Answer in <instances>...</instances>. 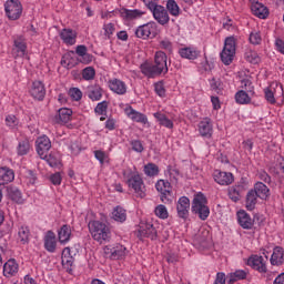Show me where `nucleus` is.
<instances>
[{
  "label": "nucleus",
  "mask_w": 284,
  "mask_h": 284,
  "mask_svg": "<svg viewBox=\"0 0 284 284\" xmlns=\"http://www.w3.org/2000/svg\"><path fill=\"white\" fill-rule=\"evenodd\" d=\"M142 74L154 79V77H161V74H168V54L163 51L155 52L154 64L144 62L140 65Z\"/></svg>",
  "instance_id": "f257e3e1"
},
{
  "label": "nucleus",
  "mask_w": 284,
  "mask_h": 284,
  "mask_svg": "<svg viewBox=\"0 0 284 284\" xmlns=\"http://www.w3.org/2000/svg\"><path fill=\"white\" fill-rule=\"evenodd\" d=\"M88 227L92 239L98 241V243L110 241L111 232L106 223L101 221H90Z\"/></svg>",
  "instance_id": "f03ea898"
},
{
  "label": "nucleus",
  "mask_w": 284,
  "mask_h": 284,
  "mask_svg": "<svg viewBox=\"0 0 284 284\" xmlns=\"http://www.w3.org/2000/svg\"><path fill=\"white\" fill-rule=\"evenodd\" d=\"M193 214H197L201 221H207L210 216V206L207 205V197L203 193H197L192 201L191 207Z\"/></svg>",
  "instance_id": "7ed1b4c3"
},
{
  "label": "nucleus",
  "mask_w": 284,
  "mask_h": 284,
  "mask_svg": "<svg viewBox=\"0 0 284 284\" xmlns=\"http://www.w3.org/2000/svg\"><path fill=\"white\" fill-rule=\"evenodd\" d=\"M236 55V39L229 37L224 41V48L221 52V61L224 65H230Z\"/></svg>",
  "instance_id": "20e7f679"
},
{
  "label": "nucleus",
  "mask_w": 284,
  "mask_h": 284,
  "mask_svg": "<svg viewBox=\"0 0 284 284\" xmlns=\"http://www.w3.org/2000/svg\"><path fill=\"white\" fill-rule=\"evenodd\" d=\"M247 265H250L253 270L258 272L260 274H264L266 276V281H272L276 273L267 272V264L265 263V258L260 255H253L248 258Z\"/></svg>",
  "instance_id": "39448f33"
},
{
  "label": "nucleus",
  "mask_w": 284,
  "mask_h": 284,
  "mask_svg": "<svg viewBox=\"0 0 284 284\" xmlns=\"http://www.w3.org/2000/svg\"><path fill=\"white\" fill-rule=\"evenodd\" d=\"M4 10L8 19L11 21L21 19V14H23V6L19 0H7L4 3Z\"/></svg>",
  "instance_id": "423d86ee"
},
{
  "label": "nucleus",
  "mask_w": 284,
  "mask_h": 284,
  "mask_svg": "<svg viewBox=\"0 0 284 284\" xmlns=\"http://www.w3.org/2000/svg\"><path fill=\"white\" fill-rule=\"evenodd\" d=\"M128 185L135 192V195L139 196V199H145V183H143V178H141V175H132L128 180Z\"/></svg>",
  "instance_id": "0eeeda50"
},
{
  "label": "nucleus",
  "mask_w": 284,
  "mask_h": 284,
  "mask_svg": "<svg viewBox=\"0 0 284 284\" xmlns=\"http://www.w3.org/2000/svg\"><path fill=\"white\" fill-rule=\"evenodd\" d=\"M138 239H150L151 241H156L159 237V233L156 232V229L153 224L150 223H141L138 229Z\"/></svg>",
  "instance_id": "6e6552de"
},
{
  "label": "nucleus",
  "mask_w": 284,
  "mask_h": 284,
  "mask_svg": "<svg viewBox=\"0 0 284 284\" xmlns=\"http://www.w3.org/2000/svg\"><path fill=\"white\" fill-rule=\"evenodd\" d=\"M158 192L161 193L160 197L162 203H172V184L165 180H159L155 184Z\"/></svg>",
  "instance_id": "1a4fd4ad"
},
{
  "label": "nucleus",
  "mask_w": 284,
  "mask_h": 284,
  "mask_svg": "<svg viewBox=\"0 0 284 284\" xmlns=\"http://www.w3.org/2000/svg\"><path fill=\"white\" fill-rule=\"evenodd\" d=\"M151 12L153 14V18L160 26H168V23H170V13L168 12V9H165V7L159 4Z\"/></svg>",
  "instance_id": "9d476101"
},
{
  "label": "nucleus",
  "mask_w": 284,
  "mask_h": 284,
  "mask_svg": "<svg viewBox=\"0 0 284 284\" xmlns=\"http://www.w3.org/2000/svg\"><path fill=\"white\" fill-rule=\"evenodd\" d=\"M155 30H156V23L155 22H149L146 24L140 26L135 30V37L138 39H149L150 34H153L155 37Z\"/></svg>",
  "instance_id": "9b49d317"
},
{
  "label": "nucleus",
  "mask_w": 284,
  "mask_h": 284,
  "mask_svg": "<svg viewBox=\"0 0 284 284\" xmlns=\"http://www.w3.org/2000/svg\"><path fill=\"white\" fill-rule=\"evenodd\" d=\"M176 210L178 216L186 221V219L190 216V199L187 196L180 197L178 201Z\"/></svg>",
  "instance_id": "f8f14e48"
},
{
  "label": "nucleus",
  "mask_w": 284,
  "mask_h": 284,
  "mask_svg": "<svg viewBox=\"0 0 284 284\" xmlns=\"http://www.w3.org/2000/svg\"><path fill=\"white\" fill-rule=\"evenodd\" d=\"M256 219L258 221V215H255L252 220V217H250V214H247L245 211L237 212V221L243 230H252V227H254Z\"/></svg>",
  "instance_id": "ddd939ff"
},
{
  "label": "nucleus",
  "mask_w": 284,
  "mask_h": 284,
  "mask_svg": "<svg viewBox=\"0 0 284 284\" xmlns=\"http://www.w3.org/2000/svg\"><path fill=\"white\" fill-rule=\"evenodd\" d=\"M213 179L219 185H232L234 183V174L219 170L214 171Z\"/></svg>",
  "instance_id": "4468645a"
},
{
  "label": "nucleus",
  "mask_w": 284,
  "mask_h": 284,
  "mask_svg": "<svg viewBox=\"0 0 284 284\" xmlns=\"http://www.w3.org/2000/svg\"><path fill=\"white\" fill-rule=\"evenodd\" d=\"M50 148H52V143L48 136L43 135L37 140V152L40 159H43L50 152Z\"/></svg>",
  "instance_id": "2eb2a0df"
},
{
  "label": "nucleus",
  "mask_w": 284,
  "mask_h": 284,
  "mask_svg": "<svg viewBox=\"0 0 284 284\" xmlns=\"http://www.w3.org/2000/svg\"><path fill=\"white\" fill-rule=\"evenodd\" d=\"M276 90L280 92V94H283V84L275 83V88L274 84H272L270 88L264 90L265 99L267 103H271V105L276 103Z\"/></svg>",
  "instance_id": "dca6fc26"
},
{
  "label": "nucleus",
  "mask_w": 284,
  "mask_h": 284,
  "mask_svg": "<svg viewBox=\"0 0 284 284\" xmlns=\"http://www.w3.org/2000/svg\"><path fill=\"white\" fill-rule=\"evenodd\" d=\"M30 94L38 101H43L45 99V87L41 81H34L30 89Z\"/></svg>",
  "instance_id": "f3484780"
},
{
  "label": "nucleus",
  "mask_w": 284,
  "mask_h": 284,
  "mask_svg": "<svg viewBox=\"0 0 284 284\" xmlns=\"http://www.w3.org/2000/svg\"><path fill=\"white\" fill-rule=\"evenodd\" d=\"M109 88L112 92L120 95H123L128 92V85H125V82L116 78L109 80Z\"/></svg>",
  "instance_id": "a211bd4d"
},
{
  "label": "nucleus",
  "mask_w": 284,
  "mask_h": 284,
  "mask_svg": "<svg viewBox=\"0 0 284 284\" xmlns=\"http://www.w3.org/2000/svg\"><path fill=\"white\" fill-rule=\"evenodd\" d=\"M44 248L51 254H54V252H57V234H54V232H47L44 236Z\"/></svg>",
  "instance_id": "6ab92c4d"
},
{
  "label": "nucleus",
  "mask_w": 284,
  "mask_h": 284,
  "mask_svg": "<svg viewBox=\"0 0 284 284\" xmlns=\"http://www.w3.org/2000/svg\"><path fill=\"white\" fill-rule=\"evenodd\" d=\"M13 52L18 53V57H26V52L28 50V44L26 43V38L23 36H17L13 39Z\"/></svg>",
  "instance_id": "aec40b11"
},
{
  "label": "nucleus",
  "mask_w": 284,
  "mask_h": 284,
  "mask_svg": "<svg viewBox=\"0 0 284 284\" xmlns=\"http://www.w3.org/2000/svg\"><path fill=\"white\" fill-rule=\"evenodd\" d=\"M271 265L281 267L284 263V248L282 246H275L273 248V254L271 255Z\"/></svg>",
  "instance_id": "412c9836"
},
{
  "label": "nucleus",
  "mask_w": 284,
  "mask_h": 284,
  "mask_svg": "<svg viewBox=\"0 0 284 284\" xmlns=\"http://www.w3.org/2000/svg\"><path fill=\"white\" fill-rule=\"evenodd\" d=\"M120 14L124 21H134V19H141L145 14V11L139 9H121Z\"/></svg>",
  "instance_id": "4be33fe9"
},
{
  "label": "nucleus",
  "mask_w": 284,
  "mask_h": 284,
  "mask_svg": "<svg viewBox=\"0 0 284 284\" xmlns=\"http://www.w3.org/2000/svg\"><path fill=\"white\" fill-rule=\"evenodd\" d=\"M14 181V171L8 166L0 168V185H8Z\"/></svg>",
  "instance_id": "5701e85b"
},
{
  "label": "nucleus",
  "mask_w": 284,
  "mask_h": 284,
  "mask_svg": "<svg viewBox=\"0 0 284 284\" xmlns=\"http://www.w3.org/2000/svg\"><path fill=\"white\" fill-rule=\"evenodd\" d=\"M72 120V111L68 108H62L58 110V113L54 116L55 123L65 124Z\"/></svg>",
  "instance_id": "b1692460"
},
{
  "label": "nucleus",
  "mask_w": 284,
  "mask_h": 284,
  "mask_svg": "<svg viewBox=\"0 0 284 284\" xmlns=\"http://www.w3.org/2000/svg\"><path fill=\"white\" fill-rule=\"evenodd\" d=\"M253 192L258 196V199H262V201H267L270 199V187L265 185L263 182H256L254 184V189H252Z\"/></svg>",
  "instance_id": "393cba45"
},
{
  "label": "nucleus",
  "mask_w": 284,
  "mask_h": 284,
  "mask_svg": "<svg viewBox=\"0 0 284 284\" xmlns=\"http://www.w3.org/2000/svg\"><path fill=\"white\" fill-rule=\"evenodd\" d=\"M60 38L67 45H74L77 43V32L72 29H63L60 32Z\"/></svg>",
  "instance_id": "a878e982"
},
{
  "label": "nucleus",
  "mask_w": 284,
  "mask_h": 284,
  "mask_svg": "<svg viewBox=\"0 0 284 284\" xmlns=\"http://www.w3.org/2000/svg\"><path fill=\"white\" fill-rule=\"evenodd\" d=\"M251 10L255 17H258V19H267L270 14L267 7H264L261 2L251 4Z\"/></svg>",
  "instance_id": "bb28decb"
},
{
  "label": "nucleus",
  "mask_w": 284,
  "mask_h": 284,
  "mask_svg": "<svg viewBox=\"0 0 284 284\" xmlns=\"http://www.w3.org/2000/svg\"><path fill=\"white\" fill-rule=\"evenodd\" d=\"M199 132L201 136L210 139L212 136V121L210 118H205L199 123Z\"/></svg>",
  "instance_id": "cd10ccee"
},
{
  "label": "nucleus",
  "mask_w": 284,
  "mask_h": 284,
  "mask_svg": "<svg viewBox=\"0 0 284 284\" xmlns=\"http://www.w3.org/2000/svg\"><path fill=\"white\" fill-rule=\"evenodd\" d=\"M179 54L180 57H182V59H189L191 61H194V59H199L201 51L192 47H185L179 50Z\"/></svg>",
  "instance_id": "c85d7f7f"
},
{
  "label": "nucleus",
  "mask_w": 284,
  "mask_h": 284,
  "mask_svg": "<svg viewBox=\"0 0 284 284\" xmlns=\"http://www.w3.org/2000/svg\"><path fill=\"white\" fill-rule=\"evenodd\" d=\"M105 254H110L112 258H123L125 256V247L123 245H116L114 247L105 246Z\"/></svg>",
  "instance_id": "c756f323"
},
{
  "label": "nucleus",
  "mask_w": 284,
  "mask_h": 284,
  "mask_svg": "<svg viewBox=\"0 0 284 284\" xmlns=\"http://www.w3.org/2000/svg\"><path fill=\"white\" fill-rule=\"evenodd\" d=\"M17 272H19V264H17V261L9 260L3 265V276H7V277L14 276Z\"/></svg>",
  "instance_id": "7c9ffc66"
},
{
  "label": "nucleus",
  "mask_w": 284,
  "mask_h": 284,
  "mask_svg": "<svg viewBox=\"0 0 284 284\" xmlns=\"http://www.w3.org/2000/svg\"><path fill=\"white\" fill-rule=\"evenodd\" d=\"M72 236V229L68 224H63L58 231V239L60 243H68Z\"/></svg>",
  "instance_id": "2f4dec72"
},
{
  "label": "nucleus",
  "mask_w": 284,
  "mask_h": 284,
  "mask_svg": "<svg viewBox=\"0 0 284 284\" xmlns=\"http://www.w3.org/2000/svg\"><path fill=\"white\" fill-rule=\"evenodd\" d=\"M62 265L67 268V271L70 273L72 272V265L74 263V257L70 255V247H65L62 251Z\"/></svg>",
  "instance_id": "473e14b6"
},
{
  "label": "nucleus",
  "mask_w": 284,
  "mask_h": 284,
  "mask_svg": "<svg viewBox=\"0 0 284 284\" xmlns=\"http://www.w3.org/2000/svg\"><path fill=\"white\" fill-rule=\"evenodd\" d=\"M256 203H258L256 191L250 190L246 194V210L252 212L256 207Z\"/></svg>",
  "instance_id": "72a5a7b5"
},
{
  "label": "nucleus",
  "mask_w": 284,
  "mask_h": 284,
  "mask_svg": "<svg viewBox=\"0 0 284 284\" xmlns=\"http://www.w3.org/2000/svg\"><path fill=\"white\" fill-rule=\"evenodd\" d=\"M88 97L91 101H101V97H103V89L101 87H89L88 88Z\"/></svg>",
  "instance_id": "f704fd0d"
},
{
  "label": "nucleus",
  "mask_w": 284,
  "mask_h": 284,
  "mask_svg": "<svg viewBox=\"0 0 284 284\" xmlns=\"http://www.w3.org/2000/svg\"><path fill=\"white\" fill-rule=\"evenodd\" d=\"M241 192H243V185L229 187V199H231L233 203H239V201H241Z\"/></svg>",
  "instance_id": "c9c22d12"
},
{
  "label": "nucleus",
  "mask_w": 284,
  "mask_h": 284,
  "mask_svg": "<svg viewBox=\"0 0 284 284\" xmlns=\"http://www.w3.org/2000/svg\"><path fill=\"white\" fill-rule=\"evenodd\" d=\"M7 194L11 201H14V203H21L22 196L21 191L17 189V186H9L7 187Z\"/></svg>",
  "instance_id": "e433bc0d"
},
{
  "label": "nucleus",
  "mask_w": 284,
  "mask_h": 284,
  "mask_svg": "<svg viewBox=\"0 0 284 284\" xmlns=\"http://www.w3.org/2000/svg\"><path fill=\"white\" fill-rule=\"evenodd\" d=\"M245 278H247V272L243 270H237L234 273L230 274L227 283L234 284L236 283V281H245Z\"/></svg>",
  "instance_id": "4c0bfd02"
},
{
  "label": "nucleus",
  "mask_w": 284,
  "mask_h": 284,
  "mask_svg": "<svg viewBox=\"0 0 284 284\" xmlns=\"http://www.w3.org/2000/svg\"><path fill=\"white\" fill-rule=\"evenodd\" d=\"M114 221H118L119 223H124L128 219V213L125 209L121 206H116L112 212Z\"/></svg>",
  "instance_id": "58836bf2"
},
{
  "label": "nucleus",
  "mask_w": 284,
  "mask_h": 284,
  "mask_svg": "<svg viewBox=\"0 0 284 284\" xmlns=\"http://www.w3.org/2000/svg\"><path fill=\"white\" fill-rule=\"evenodd\" d=\"M128 116H130V119H132V121H135L136 123H148V118L145 116V114L136 112L132 108H130Z\"/></svg>",
  "instance_id": "ea45409f"
},
{
  "label": "nucleus",
  "mask_w": 284,
  "mask_h": 284,
  "mask_svg": "<svg viewBox=\"0 0 284 284\" xmlns=\"http://www.w3.org/2000/svg\"><path fill=\"white\" fill-rule=\"evenodd\" d=\"M166 11L172 17H179V14H181V8L179 7V3H176L175 0H168L166 1Z\"/></svg>",
  "instance_id": "a19ab883"
},
{
  "label": "nucleus",
  "mask_w": 284,
  "mask_h": 284,
  "mask_svg": "<svg viewBox=\"0 0 284 284\" xmlns=\"http://www.w3.org/2000/svg\"><path fill=\"white\" fill-rule=\"evenodd\" d=\"M155 119H158L160 125H163L164 128H169V130H172L174 128V122L172 120L168 119L165 114L162 113H154Z\"/></svg>",
  "instance_id": "79ce46f5"
},
{
  "label": "nucleus",
  "mask_w": 284,
  "mask_h": 284,
  "mask_svg": "<svg viewBox=\"0 0 284 284\" xmlns=\"http://www.w3.org/2000/svg\"><path fill=\"white\" fill-rule=\"evenodd\" d=\"M235 101H236V103H240V105H245V104L250 103V101H252V99L250 98V94H247V91L240 90L235 94Z\"/></svg>",
  "instance_id": "37998d69"
},
{
  "label": "nucleus",
  "mask_w": 284,
  "mask_h": 284,
  "mask_svg": "<svg viewBox=\"0 0 284 284\" xmlns=\"http://www.w3.org/2000/svg\"><path fill=\"white\" fill-rule=\"evenodd\" d=\"M245 61H248V63H253L256 65L261 61V58H258V53L256 51H252L251 49L246 50L244 53Z\"/></svg>",
  "instance_id": "c03bdc74"
},
{
  "label": "nucleus",
  "mask_w": 284,
  "mask_h": 284,
  "mask_svg": "<svg viewBox=\"0 0 284 284\" xmlns=\"http://www.w3.org/2000/svg\"><path fill=\"white\" fill-rule=\"evenodd\" d=\"M18 155L19 156H26L30 152V141L22 140L18 144Z\"/></svg>",
  "instance_id": "a18cd8bd"
},
{
  "label": "nucleus",
  "mask_w": 284,
  "mask_h": 284,
  "mask_svg": "<svg viewBox=\"0 0 284 284\" xmlns=\"http://www.w3.org/2000/svg\"><path fill=\"white\" fill-rule=\"evenodd\" d=\"M44 161H47V163L50 165V168H59L61 165V160H59L57 156L52 155V154H44L43 155Z\"/></svg>",
  "instance_id": "49530a36"
},
{
  "label": "nucleus",
  "mask_w": 284,
  "mask_h": 284,
  "mask_svg": "<svg viewBox=\"0 0 284 284\" xmlns=\"http://www.w3.org/2000/svg\"><path fill=\"white\" fill-rule=\"evenodd\" d=\"M18 234L21 243L26 244L30 241V229L28 226H21Z\"/></svg>",
  "instance_id": "de8ad7c7"
},
{
  "label": "nucleus",
  "mask_w": 284,
  "mask_h": 284,
  "mask_svg": "<svg viewBox=\"0 0 284 284\" xmlns=\"http://www.w3.org/2000/svg\"><path fill=\"white\" fill-rule=\"evenodd\" d=\"M144 174L146 176H156L159 174V166L154 163H149L144 166Z\"/></svg>",
  "instance_id": "09e8293b"
},
{
  "label": "nucleus",
  "mask_w": 284,
  "mask_h": 284,
  "mask_svg": "<svg viewBox=\"0 0 284 284\" xmlns=\"http://www.w3.org/2000/svg\"><path fill=\"white\" fill-rule=\"evenodd\" d=\"M72 54H74V51H70L62 55L61 65H63V68H68L70 70V68L74 67V64H72Z\"/></svg>",
  "instance_id": "8fccbe9b"
},
{
  "label": "nucleus",
  "mask_w": 284,
  "mask_h": 284,
  "mask_svg": "<svg viewBox=\"0 0 284 284\" xmlns=\"http://www.w3.org/2000/svg\"><path fill=\"white\" fill-rule=\"evenodd\" d=\"M97 77V71L92 67H87L82 70V78L84 81H92Z\"/></svg>",
  "instance_id": "3c124183"
},
{
  "label": "nucleus",
  "mask_w": 284,
  "mask_h": 284,
  "mask_svg": "<svg viewBox=\"0 0 284 284\" xmlns=\"http://www.w3.org/2000/svg\"><path fill=\"white\" fill-rule=\"evenodd\" d=\"M241 88L244 90V92H248L250 94H254V85H252V80L243 79L241 81Z\"/></svg>",
  "instance_id": "603ef678"
},
{
  "label": "nucleus",
  "mask_w": 284,
  "mask_h": 284,
  "mask_svg": "<svg viewBox=\"0 0 284 284\" xmlns=\"http://www.w3.org/2000/svg\"><path fill=\"white\" fill-rule=\"evenodd\" d=\"M69 97H71L73 101H81L83 98V92H81L79 88H71L69 90Z\"/></svg>",
  "instance_id": "864d4df0"
},
{
  "label": "nucleus",
  "mask_w": 284,
  "mask_h": 284,
  "mask_svg": "<svg viewBox=\"0 0 284 284\" xmlns=\"http://www.w3.org/2000/svg\"><path fill=\"white\" fill-rule=\"evenodd\" d=\"M154 212L159 219H168L169 216L168 209L163 204L158 205Z\"/></svg>",
  "instance_id": "5fc2aeb1"
},
{
  "label": "nucleus",
  "mask_w": 284,
  "mask_h": 284,
  "mask_svg": "<svg viewBox=\"0 0 284 284\" xmlns=\"http://www.w3.org/2000/svg\"><path fill=\"white\" fill-rule=\"evenodd\" d=\"M130 145H131L133 152H138L139 154H141V152H143V150H145V148H143V143L141 142V140H132L130 142Z\"/></svg>",
  "instance_id": "6e6d98bb"
},
{
  "label": "nucleus",
  "mask_w": 284,
  "mask_h": 284,
  "mask_svg": "<svg viewBox=\"0 0 284 284\" xmlns=\"http://www.w3.org/2000/svg\"><path fill=\"white\" fill-rule=\"evenodd\" d=\"M108 101H102L100 103H98V105L94 109V112L97 114H105V112H108Z\"/></svg>",
  "instance_id": "4d7b16f0"
},
{
  "label": "nucleus",
  "mask_w": 284,
  "mask_h": 284,
  "mask_svg": "<svg viewBox=\"0 0 284 284\" xmlns=\"http://www.w3.org/2000/svg\"><path fill=\"white\" fill-rule=\"evenodd\" d=\"M6 124L8 125V128H17V125H19V120L16 115H8L6 118Z\"/></svg>",
  "instance_id": "13d9d810"
},
{
  "label": "nucleus",
  "mask_w": 284,
  "mask_h": 284,
  "mask_svg": "<svg viewBox=\"0 0 284 284\" xmlns=\"http://www.w3.org/2000/svg\"><path fill=\"white\" fill-rule=\"evenodd\" d=\"M93 153H94L95 159L101 163V165H103V163H105V159H108L105 151L97 150Z\"/></svg>",
  "instance_id": "bf43d9fd"
},
{
  "label": "nucleus",
  "mask_w": 284,
  "mask_h": 284,
  "mask_svg": "<svg viewBox=\"0 0 284 284\" xmlns=\"http://www.w3.org/2000/svg\"><path fill=\"white\" fill-rule=\"evenodd\" d=\"M154 90L159 97H165V87L163 85V82H156L154 84Z\"/></svg>",
  "instance_id": "052dcab7"
},
{
  "label": "nucleus",
  "mask_w": 284,
  "mask_h": 284,
  "mask_svg": "<svg viewBox=\"0 0 284 284\" xmlns=\"http://www.w3.org/2000/svg\"><path fill=\"white\" fill-rule=\"evenodd\" d=\"M257 176L264 183H268V184L272 183V176H270V174H267V172H265L264 170H261Z\"/></svg>",
  "instance_id": "680f3d73"
},
{
  "label": "nucleus",
  "mask_w": 284,
  "mask_h": 284,
  "mask_svg": "<svg viewBox=\"0 0 284 284\" xmlns=\"http://www.w3.org/2000/svg\"><path fill=\"white\" fill-rule=\"evenodd\" d=\"M250 43H252L253 45H258L261 44V34L260 33H251L250 38H248Z\"/></svg>",
  "instance_id": "e2e57ef3"
},
{
  "label": "nucleus",
  "mask_w": 284,
  "mask_h": 284,
  "mask_svg": "<svg viewBox=\"0 0 284 284\" xmlns=\"http://www.w3.org/2000/svg\"><path fill=\"white\" fill-rule=\"evenodd\" d=\"M103 30H104L105 37H108V39H110V37H112V34H114V24L113 23L104 24Z\"/></svg>",
  "instance_id": "0e129e2a"
},
{
  "label": "nucleus",
  "mask_w": 284,
  "mask_h": 284,
  "mask_svg": "<svg viewBox=\"0 0 284 284\" xmlns=\"http://www.w3.org/2000/svg\"><path fill=\"white\" fill-rule=\"evenodd\" d=\"M160 48L162 50H166L168 52H172V42L169 39H164L160 41Z\"/></svg>",
  "instance_id": "69168bd1"
},
{
  "label": "nucleus",
  "mask_w": 284,
  "mask_h": 284,
  "mask_svg": "<svg viewBox=\"0 0 284 284\" xmlns=\"http://www.w3.org/2000/svg\"><path fill=\"white\" fill-rule=\"evenodd\" d=\"M275 47H276L277 52H281V54H284V41H283V39L277 38L275 40Z\"/></svg>",
  "instance_id": "338daca9"
},
{
  "label": "nucleus",
  "mask_w": 284,
  "mask_h": 284,
  "mask_svg": "<svg viewBox=\"0 0 284 284\" xmlns=\"http://www.w3.org/2000/svg\"><path fill=\"white\" fill-rule=\"evenodd\" d=\"M214 284H225V273L219 272L216 274V278L214 281Z\"/></svg>",
  "instance_id": "774afa93"
}]
</instances>
